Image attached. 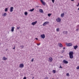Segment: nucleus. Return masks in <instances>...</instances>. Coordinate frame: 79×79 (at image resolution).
I'll list each match as a JSON object with an SVG mask.
<instances>
[{"label": "nucleus", "mask_w": 79, "mask_h": 79, "mask_svg": "<svg viewBox=\"0 0 79 79\" xmlns=\"http://www.w3.org/2000/svg\"><path fill=\"white\" fill-rule=\"evenodd\" d=\"M73 54H74V52L73 51L70 52H69V56L70 59H73Z\"/></svg>", "instance_id": "obj_1"}, {"label": "nucleus", "mask_w": 79, "mask_h": 79, "mask_svg": "<svg viewBox=\"0 0 79 79\" xmlns=\"http://www.w3.org/2000/svg\"><path fill=\"white\" fill-rule=\"evenodd\" d=\"M66 45L68 47H71V46H72V44L71 43H67L66 44Z\"/></svg>", "instance_id": "obj_2"}, {"label": "nucleus", "mask_w": 79, "mask_h": 79, "mask_svg": "<svg viewBox=\"0 0 79 79\" xmlns=\"http://www.w3.org/2000/svg\"><path fill=\"white\" fill-rule=\"evenodd\" d=\"M49 23V22L47 21L43 23V25L44 26H45L46 25H47V24H48Z\"/></svg>", "instance_id": "obj_3"}, {"label": "nucleus", "mask_w": 79, "mask_h": 79, "mask_svg": "<svg viewBox=\"0 0 79 79\" xmlns=\"http://www.w3.org/2000/svg\"><path fill=\"white\" fill-rule=\"evenodd\" d=\"M41 38H42V39H44L45 37V35L44 34H42L41 35Z\"/></svg>", "instance_id": "obj_4"}, {"label": "nucleus", "mask_w": 79, "mask_h": 79, "mask_svg": "<svg viewBox=\"0 0 79 79\" xmlns=\"http://www.w3.org/2000/svg\"><path fill=\"white\" fill-rule=\"evenodd\" d=\"M37 21H35V22H32V23L31 24H32V25H33V26H34V25H35V24H37Z\"/></svg>", "instance_id": "obj_5"}, {"label": "nucleus", "mask_w": 79, "mask_h": 79, "mask_svg": "<svg viewBox=\"0 0 79 79\" xmlns=\"http://www.w3.org/2000/svg\"><path fill=\"white\" fill-rule=\"evenodd\" d=\"M48 61H50V62H52V61H53V59L52 57H50L49 58Z\"/></svg>", "instance_id": "obj_6"}, {"label": "nucleus", "mask_w": 79, "mask_h": 79, "mask_svg": "<svg viewBox=\"0 0 79 79\" xmlns=\"http://www.w3.org/2000/svg\"><path fill=\"white\" fill-rule=\"evenodd\" d=\"M13 9H14V8H13V7H10V12H13Z\"/></svg>", "instance_id": "obj_7"}, {"label": "nucleus", "mask_w": 79, "mask_h": 79, "mask_svg": "<svg viewBox=\"0 0 79 79\" xmlns=\"http://www.w3.org/2000/svg\"><path fill=\"white\" fill-rule=\"evenodd\" d=\"M19 68H23V67H24V64H20L19 65Z\"/></svg>", "instance_id": "obj_8"}, {"label": "nucleus", "mask_w": 79, "mask_h": 79, "mask_svg": "<svg viewBox=\"0 0 79 79\" xmlns=\"http://www.w3.org/2000/svg\"><path fill=\"white\" fill-rule=\"evenodd\" d=\"M40 2H41L42 4H43V5H45V3L44 2L43 0H40Z\"/></svg>", "instance_id": "obj_9"}, {"label": "nucleus", "mask_w": 79, "mask_h": 79, "mask_svg": "<svg viewBox=\"0 0 79 79\" xmlns=\"http://www.w3.org/2000/svg\"><path fill=\"white\" fill-rule=\"evenodd\" d=\"M63 63H64L65 64H68V61L66 60H63Z\"/></svg>", "instance_id": "obj_10"}, {"label": "nucleus", "mask_w": 79, "mask_h": 79, "mask_svg": "<svg viewBox=\"0 0 79 79\" xmlns=\"http://www.w3.org/2000/svg\"><path fill=\"white\" fill-rule=\"evenodd\" d=\"M39 11L40 12V13H44V11L42 9H40Z\"/></svg>", "instance_id": "obj_11"}, {"label": "nucleus", "mask_w": 79, "mask_h": 79, "mask_svg": "<svg viewBox=\"0 0 79 79\" xmlns=\"http://www.w3.org/2000/svg\"><path fill=\"white\" fill-rule=\"evenodd\" d=\"M56 21L58 22H60L61 21V19L59 18L57 19H56Z\"/></svg>", "instance_id": "obj_12"}, {"label": "nucleus", "mask_w": 79, "mask_h": 79, "mask_svg": "<svg viewBox=\"0 0 79 79\" xmlns=\"http://www.w3.org/2000/svg\"><path fill=\"white\" fill-rule=\"evenodd\" d=\"M73 48L74 49H75V50H76L77 48V47H78V46H73Z\"/></svg>", "instance_id": "obj_13"}, {"label": "nucleus", "mask_w": 79, "mask_h": 79, "mask_svg": "<svg viewBox=\"0 0 79 79\" xmlns=\"http://www.w3.org/2000/svg\"><path fill=\"white\" fill-rule=\"evenodd\" d=\"M14 29H15V27H11V32H13V31H14Z\"/></svg>", "instance_id": "obj_14"}, {"label": "nucleus", "mask_w": 79, "mask_h": 79, "mask_svg": "<svg viewBox=\"0 0 79 79\" xmlns=\"http://www.w3.org/2000/svg\"><path fill=\"white\" fill-rule=\"evenodd\" d=\"M58 45H59V47H63V45H62V44L61 43H60L58 44Z\"/></svg>", "instance_id": "obj_15"}, {"label": "nucleus", "mask_w": 79, "mask_h": 79, "mask_svg": "<svg viewBox=\"0 0 79 79\" xmlns=\"http://www.w3.org/2000/svg\"><path fill=\"white\" fill-rule=\"evenodd\" d=\"M7 15V14H6V13H4V14H3L2 15V16H4L5 17V16H6Z\"/></svg>", "instance_id": "obj_16"}, {"label": "nucleus", "mask_w": 79, "mask_h": 79, "mask_svg": "<svg viewBox=\"0 0 79 79\" xmlns=\"http://www.w3.org/2000/svg\"><path fill=\"white\" fill-rule=\"evenodd\" d=\"M7 60V58H6L5 57H4L2 58L3 60Z\"/></svg>", "instance_id": "obj_17"}, {"label": "nucleus", "mask_w": 79, "mask_h": 79, "mask_svg": "<svg viewBox=\"0 0 79 79\" xmlns=\"http://www.w3.org/2000/svg\"><path fill=\"white\" fill-rule=\"evenodd\" d=\"M63 33L64 34H68V31H64L63 32Z\"/></svg>", "instance_id": "obj_18"}, {"label": "nucleus", "mask_w": 79, "mask_h": 79, "mask_svg": "<svg viewBox=\"0 0 79 79\" xmlns=\"http://www.w3.org/2000/svg\"><path fill=\"white\" fill-rule=\"evenodd\" d=\"M34 9L33 8L32 9H31L30 10H28V11H31V12L33 11H34Z\"/></svg>", "instance_id": "obj_19"}, {"label": "nucleus", "mask_w": 79, "mask_h": 79, "mask_svg": "<svg viewBox=\"0 0 79 79\" xmlns=\"http://www.w3.org/2000/svg\"><path fill=\"white\" fill-rule=\"evenodd\" d=\"M64 13L61 14V17H63V16H64Z\"/></svg>", "instance_id": "obj_20"}, {"label": "nucleus", "mask_w": 79, "mask_h": 79, "mask_svg": "<svg viewBox=\"0 0 79 79\" xmlns=\"http://www.w3.org/2000/svg\"><path fill=\"white\" fill-rule=\"evenodd\" d=\"M25 15H27V12H25L24 13Z\"/></svg>", "instance_id": "obj_21"}, {"label": "nucleus", "mask_w": 79, "mask_h": 79, "mask_svg": "<svg viewBox=\"0 0 79 79\" xmlns=\"http://www.w3.org/2000/svg\"><path fill=\"white\" fill-rule=\"evenodd\" d=\"M69 74L68 73H66V76H69Z\"/></svg>", "instance_id": "obj_22"}, {"label": "nucleus", "mask_w": 79, "mask_h": 79, "mask_svg": "<svg viewBox=\"0 0 79 79\" xmlns=\"http://www.w3.org/2000/svg\"><path fill=\"white\" fill-rule=\"evenodd\" d=\"M5 11H8V8H6Z\"/></svg>", "instance_id": "obj_23"}, {"label": "nucleus", "mask_w": 79, "mask_h": 79, "mask_svg": "<svg viewBox=\"0 0 79 79\" xmlns=\"http://www.w3.org/2000/svg\"><path fill=\"white\" fill-rule=\"evenodd\" d=\"M53 73H56V71L55 70H53Z\"/></svg>", "instance_id": "obj_24"}, {"label": "nucleus", "mask_w": 79, "mask_h": 79, "mask_svg": "<svg viewBox=\"0 0 79 79\" xmlns=\"http://www.w3.org/2000/svg\"><path fill=\"white\" fill-rule=\"evenodd\" d=\"M48 16L50 17V16H51V14H48Z\"/></svg>", "instance_id": "obj_25"}, {"label": "nucleus", "mask_w": 79, "mask_h": 79, "mask_svg": "<svg viewBox=\"0 0 79 79\" xmlns=\"http://www.w3.org/2000/svg\"><path fill=\"white\" fill-rule=\"evenodd\" d=\"M56 31H57V32L59 31V28H57L56 29Z\"/></svg>", "instance_id": "obj_26"}, {"label": "nucleus", "mask_w": 79, "mask_h": 79, "mask_svg": "<svg viewBox=\"0 0 79 79\" xmlns=\"http://www.w3.org/2000/svg\"><path fill=\"white\" fill-rule=\"evenodd\" d=\"M52 3H54V2H55V0H52Z\"/></svg>", "instance_id": "obj_27"}, {"label": "nucleus", "mask_w": 79, "mask_h": 79, "mask_svg": "<svg viewBox=\"0 0 79 79\" xmlns=\"http://www.w3.org/2000/svg\"><path fill=\"white\" fill-rule=\"evenodd\" d=\"M33 61H34V59H32L31 60V62H33Z\"/></svg>", "instance_id": "obj_28"}, {"label": "nucleus", "mask_w": 79, "mask_h": 79, "mask_svg": "<svg viewBox=\"0 0 79 79\" xmlns=\"http://www.w3.org/2000/svg\"><path fill=\"white\" fill-rule=\"evenodd\" d=\"M64 50H63L62 51V53H64Z\"/></svg>", "instance_id": "obj_29"}, {"label": "nucleus", "mask_w": 79, "mask_h": 79, "mask_svg": "<svg viewBox=\"0 0 79 79\" xmlns=\"http://www.w3.org/2000/svg\"><path fill=\"white\" fill-rule=\"evenodd\" d=\"M77 69H79V66H78L77 67Z\"/></svg>", "instance_id": "obj_30"}, {"label": "nucleus", "mask_w": 79, "mask_h": 79, "mask_svg": "<svg viewBox=\"0 0 79 79\" xmlns=\"http://www.w3.org/2000/svg\"><path fill=\"white\" fill-rule=\"evenodd\" d=\"M48 79V77H46L44 79Z\"/></svg>", "instance_id": "obj_31"}, {"label": "nucleus", "mask_w": 79, "mask_h": 79, "mask_svg": "<svg viewBox=\"0 0 79 79\" xmlns=\"http://www.w3.org/2000/svg\"><path fill=\"white\" fill-rule=\"evenodd\" d=\"M20 47H21L22 48H23V47H24V46H20Z\"/></svg>", "instance_id": "obj_32"}, {"label": "nucleus", "mask_w": 79, "mask_h": 79, "mask_svg": "<svg viewBox=\"0 0 79 79\" xmlns=\"http://www.w3.org/2000/svg\"><path fill=\"white\" fill-rule=\"evenodd\" d=\"M23 79H26V77H24Z\"/></svg>", "instance_id": "obj_33"}, {"label": "nucleus", "mask_w": 79, "mask_h": 79, "mask_svg": "<svg viewBox=\"0 0 79 79\" xmlns=\"http://www.w3.org/2000/svg\"><path fill=\"white\" fill-rule=\"evenodd\" d=\"M37 45H40V43L39 44H37Z\"/></svg>", "instance_id": "obj_34"}, {"label": "nucleus", "mask_w": 79, "mask_h": 79, "mask_svg": "<svg viewBox=\"0 0 79 79\" xmlns=\"http://www.w3.org/2000/svg\"><path fill=\"white\" fill-rule=\"evenodd\" d=\"M20 28V27H17V29H19Z\"/></svg>", "instance_id": "obj_35"}, {"label": "nucleus", "mask_w": 79, "mask_h": 79, "mask_svg": "<svg viewBox=\"0 0 79 79\" xmlns=\"http://www.w3.org/2000/svg\"><path fill=\"white\" fill-rule=\"evenodd\" d=\"M13 49H15V46H14V47L13 48Z\"/></svg>", "instance_id": "obj_36"}, {"label": "nucleus", "mask_w": 79, "mask_h": 79, "mask_svg": "<svg viewBox=\"0 0 79 79\" xmlns=\"http://www.w3.org/2000/svg\"><path fill=\"white\" fill-rule=\"evenodd\" d=\"M60 68H62V67H61V65L60 66Z\"/></svg>", "instance_id": "obj_37"}, {"label": "nucleus", "mask_w": 79, "mask_h": 79, "mask_svg": "<svg viewBox=\"0 0 79 79\" xmlns=\"http://www.w3.org/2000/svg\"><path fill=\"white\" fill-rule=\"evenodd\" d=\"M35 39L36 40H38V38H35Z\"/></svg>", "instance_id": "obj_38"}, {"label": "nucleus", "mask_w": 79, "mask_h": 79, "mask_svg": "<svg viewBox=\"0 0 79 79\" xmlns=\"http://www.w3.org/2000/svg\"><path fill=\"white\" fill-rule=\"evenodd\" d=\"M72 2H73V1H74V0H70Z\"/></svg>", "instance_id": "obj_39"}, {"label": "nucleus", "mask_w": 79, "mask_h": 79, "mask_svg": "<svg viewBox=\"0 0 79 79\" xmlns=\"http://www.w3.org/2000/svg\"><path fill=\"white\" fill-rule=\"evenodd\" d=\"M38 7H39V6H36V8H38Z\"/></svg>", "instance_id": "obj_40"}, {"label": "nucleus", "mask_w": 79, "mask_h": 79, "mask_svg": "<svg viewBox=\"0 0 79 79\" xmlns=\"http://www.w3.org/2000/svg\"><path fill=\"white\" fill-rule=\"evenodd\" d=\"M65 48H63V49L64 50V49H65Z\"/></svg>", "instance_id": "obj_41"}, {"label": "nucleus", "mask_w": 79, "mask_h": 79, "mask_svg": "<svg viewBox=\"0 0 79 79\" xmlns=\"http://www.w3.org/2000/svg\"><path fill=\"white\" fill-rule=\"evenodd\" d=\"M77 6H79V4H78V5H77Z\"/></svg>", "instance_id": "obj_42"}, {"label": "nucleus", "mask_w": 79, "mask_h": 79, "mask_svg": "<svg viewBox=\"0 0 79 79\" xmlns=\"http://www.w3.org/2000/svg\"><path fill=\"white\" fill-rule=\"evenodd\" d=\"M32 75H33V74H31V76H32Z\"/></svg>", "instance_id": "obj_43"}, {"label": "nucleus", "mask_w": 79, "mask_h": 79, "mask_svg": "<svg viewBox=\"0 0 79 79\" xmlns=\"http://www.w3.org/2000/svg\"><path fill=\"white\" fill-rule=\"evenodd\" d=\"M34 77H33L32 78V79H34Z\"/></svg>", "instance_id": "obj_44"}, {"label": "nucleus", "mask_w": 79, "mask_h": 79, "mask_svg": "<svg viewBox=\"0 0 79 79\" xmlns=\"http://www.w3.org/2000/svg\"><path fill=\"white\" fill-rule=\"evenodd\" d=\"M63 56H61V58H63Z\"/></svg>", "instance_id": "obj_45"}, {"label": "nucleus", "mask_w": 79, "mask_h": 79, "mask_svg": "<svg viewBox=\"0 0 79 79\" xmlns=\"http://www.w3.org/2000/svg\"><path fill=\"white\" fill-rule=\"evenodd\" d=\"M77 31H78V29H77Z\"/></svg>", "instance_id": "obj_46"}, {"label": "nucleus", "mask_w": 79, "mask_h": 79, "mask_svg": "<svg viewBox=\"0 0 79 79\" xmlns=\"http://www.w3.org/2000/svg\"><path fill=\"white\" fill-rule=\"evenodd\" d=\"M78 5H79V3H78Z\"/></svg>", "instance_id": "obj_47"}]
</instances>
